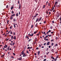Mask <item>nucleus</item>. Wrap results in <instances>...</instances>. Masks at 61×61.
I'll list each match as a JSON object with an SVG mask.
<instances>
[{
	"instance_id": "obj_1",
	"label": "nucleus",
	"mask_w": 61,
	"mask_h": 61,
	"mask_svg": "<svg viewBox=\"0 0 61 61\" xmlns=\"http://www.w3.org/2000/svg\"><path fill=\"white\" fill-rule=\"evenodd\" d=\"M37 21H38V22H39V18H37L36 20V22H37Z\"/></svg>"
},
{
	"instance_id": "obj_2",
	"label": "nucleus",
	"mask_w": 61,
	"mask_h": 61,
	"mask_svg": "<svg viewBox=\"0 0 61 61\" xmlns=\"http://www.w3.org/2000/svg\"><path fill=\"white\" fill-rule=\"evenodd\" d=\"M24 50L23 51H22V52H21V53L22 54V55H23L24 54Z\"/></svg>"
},
{
	"instance_id": "obj_3",
	"label": "nucleus",
	"mask_w": 61,
	"mask_h": 61,
	"mask_svg": "<svg viewBox=\"0 0 61 61\" xmlns=\"http://www.w3.org/2000/svg\"><path fill=\"white\" fill-rule=\"evenodd\" d=\"M47 46H48V45H50V42H47L46 44Z\"/></svg>"
},
{
	"instance_id": "obj_4",
	"label": "nucleus",
	"mask_w": 61,
	"mask_h": 61,
	"mask_svg": "<svg viewBox=\"0 0 61 61\" xmlns=\"http://www.w3.org/2000/svg\"><path fill=\"white\" fill-rule=\"evenodd\" d=\"M15 14H12L11 15V16H12V17H13V16H15Z\"/></svg>"
},
{
	"instance_id": "obj_5",
	"label": "nucleus",
	"mask_w": 61,
	"mask_h": 61,
	"mask_svg": "<svg viewBox=\"0 0 61 61\" xmlns=\"http://www.w3.org/2000/svg\"><path fill=\"white\" fill-rule=\"evenodd\" d=\"M58 45L57 44H56L54 46L55 47H56V46H58Z\"/></svg>"
},
{
	"instance_id": "obj_6",
	"label": "nucleus",
	"mask_w": 61,
	"mask_h": 61,
	"mask_svg": "<svg viewBox=\"0 0 61 61\" xmlns=\"http://www.w3.org/2000/svg\"><path fill=\"white\" fill-rule=\"evenodd\" d=\"M19 8L20 9L21 8V4H19Z\"/></svg>"
},
{
	"instance_id": "obj_7",
	"label": "nucleus",
	"mask_w": 61,
	"mask_h": 61,
	"mask_svg": "<svg viewBox=\"0 0 61 61\" xmlns=\"http://www.w3.org/2000/svg\"><path fill=\"white\" fill-rule=\"evenodd\" d=\"M51 52H54V50L53 49H52L51 50Z\"/></svg>"
},
{
	"instance_id": "obj_8",
	"label": "nucleus",
	"mask_w": 61,
	"mask_h": 61,
	"mask_svg": "<svg viewBox=\"0 0 61 61\" xmlns=\"http://www.w3.org/2000/svg\"><path fill=\"white\" fill-rule=\"evenodd\" d=\"M35 26L36 27H37V26H38V25H37V23L35 25Z\"/></svg>"
},
{
	"instance_id": "obj_9",
	"label": "nucleus",
	"mask_w": 61,
	"mask_h": 61,
	"mask_svg": "<svg viewBox=\"0 0 61 61\" xmlns=\"http://www.w3.org/2000/svg\"><path fill=\"white\" fill-rule=\"evenodd\" d=\"M25 53H24V54L23 55V57H25Z\"/></svg>"
},
{
	"instance_id": "obj_10",
	"label": "nucleus",
	"mask_w": 61,
	"mask_h": 61,
	"mask_svg": "<svg viewBox=\"0 0 61 61\" xmlns=\"http://www.w3.org/2000/svg\"><path fill=\"white\" fill-rule=\"evenodd\" d=\"M13 39L15 40L16 39V36H14Z\"/></svg>"
},
{
	"instance_id": "obj_11",
	"label": "nucleus",
	"mask_w": 61,
	"mask_h": 61,
	"mask_svg": "<svg viewBox=\"0 0 61 61\" xmlns=\"http://www.w3.org/2000/svg\"><path fill=\"white\" fill-rule=\"evenodd\" d=\"M13 21H14V22H15L16 21V19H14L13 20Z\"/></svg>"
},
{
	"instance_id": "obj_12",
	"label": "nucleus",
	"mask_w": 61,
	"mask_h": 61,
	"mask_svg": "<svg viewBox=\"0 0 61 61\" xmlns=\"http://www.w3.org/2000/svg\"><path fill=\"white\" fill-rule=\"evenodd\" d=\"M16 16H18V13H17L16 14Z\"/></svg>"
},
{
	"instance_id": "obj_13",
	"label": "nucleus",
	"mask_w": 61,
	"mask_h": 61,
	"mask_svg": "<svg viewBox=\"0 0 61 61\" xmlns=\"http://www.w3.org/2000/svg\"><path fill=\"white\" fill-rule=\"evenodd\" d=\"M13 8H14V6H13L12 7H11V10H12V9H13Z\"/></svg>"
},
{
	"instance_id": "obj_14",
	"label": "nucleus",
	"mask_w": 61,
	"mask_h": 61,
	"mask_svg": "<svg viewBox=\"0 0 61 61\" xmlns=\"http://www.w3.org/2000/svg\"><path fill=\"white\" fill-rule=\"evenodd\" d=\"M13 18L12 16H11L10 17V19H11V20H13Z\"/></svg>"
},
{
	"instance_id": "obj_15",
	"label": "nucleus",
	"mask_w": 61,
	"mask_h": 61,
	"mask_svg": "<svg viewBox=\"0 0 61 61\" xmlns=\"http://www.w3.org/2000/svg\"><path fill=\"white\" fill-rule=\"evenodd\" d=\"M28 36H29V37H30V36H31V35L29 34H28Z\"/></svg>"
},
{
	"instance_id": "obj_16",
	"label": "nucleus",
	"mask_w": 61,
	"mask_h": 61,
	"mask_svg": "<svg viewBox=\"0 0 61 61\" xmlns=\"http://www.w3.org/2000/svg\"><path fill=\"white\" fill-rule=\"evenodd\" d=\"M42 19V17H41L40 18L39 20V21H41V20Z\"/></svg>"
},
{
	"instance_id": "obj_17",
	"label": "nucleus",
	"mask_w": 61,
	"mask_h": 61,
	"mask_svg": "<svg viewBox=\"0 0 61 61\" xmlns=\"http://www.w3.org/2000/svg\"><path fill=\"white\" fill-rule=\"evenodd\" d=\"M14 28H15V23H14Z\"/></svg>"
},
{
	"instance_id": "obj_18",
	"label": "nucleus",
	"mask_w": 61,
	"mask_h": 61,
	"mask_svg": "<svg viewBox=\"0 0 61 61\" xmlns=\"http://www.w3.org/2000/svg\"><path fill=\"white\" fill-rule=\"evenodd\" d=\"M22 58H19V60L21 61V60H22Z\"/></svg>"
},
{
	"instance_id": "obj_19",
	"label": "nucleus",
	"mask_w": 61,
	"mask_h": 61,
	"mask_svg": "<svg viewBox=\"0 0 61 61\" xmlns=\"http://www.w3.org/2000/svg\"><path fill=\"white\" fill-rule=\"evenodd\" d=\"M45 6H46V5H43V9H44V8H45Z\"/></svg>"
},
{
	"instance_id": "obj_20",
	"label": "nucleus",
	"mask_w": 61,
	"mask_h": 61,
	"mask_svg": "<svg viewBox=\"0 0 61 61\" xmlns=\"http://www.w3.org/2000/svg\"><path fill=\"white\" fill-rule=\"evenodd\" d=\"M11 39H12V40H13V36H11Z\"/></svg>"
},
{
	"instance_id": "obj_21",
	"label": "nucleus",
	"mask_w": 61,
	"mask_h": 61,
	"mask_svg": "<svg viewBox=\"0 0 61 61\" xmlns=\"http://www.w3.org/2000/svg\"><path fill=\"white\" fill-rule=\"evenodd\" d=\"M26 53H27V54H28V53H29V52H28V50H27L26 51Z\"/></svg>"
},
{
	"instance_id": "obj_22",
	"label": "nucleus",
	"mask_w": 61,
	"mask_h": 61,
	"mask_svg": "<svg viewBox=\"0 0 61 61\" xmlns=\"http://www.w3.org/2000/svg\"><path fill=\"white\" fill-rule=\"evenodd\" d=\"M31 40H32V39H30L28 41V42H30V41H31Z\"/></svg>"
},
{
	"instance_id": "obj_23",
	"label": "nucleus",
	"mask_w": 61,
	"mask_h": 61,
	"mask_svg": "<svg viewBox=\"0 0 61 61\" xmlns=\"http://www.w3.org/2000/svg\"><path fill=\"white\" fill-rule=\"evenodd\" d=\"M26 46H25V48H24V50H25V49H26Z\"/></svg>"
},
{
	"instance_id": "obj_24",
	"label": "nucleus",
	"mask_w": 61,
	"mask_h": 61,
	"mask_svg": "<svg viewBox=\"0 0 61 61\" xmlns=\"http://www.w3.org/2000/svg\"><path fill=\"white\" fill-rule=\"evenodd\" d=\"M39 54H40V51H39L38 52V55H39Z\"/></svg>"
},
{
	"instance_id": "obj_25",
	"label": "nucleus",
	"mask_w": 61,
	"mask_h": 61,
	"mask_svg": "<svg viewBox=\"0 0 61 61\" xmlns=\"http://www.w3.org/2000/svg\"><path fill=\"white\" fill-rule=\"evenodd\" d=\"M33 27V25H32L31 26V28H32Z\"/></svg>"
},
{
	"instance_id": "obj_26",
	"label": "nucleus",
	"mask_w": 61,
	"mask_h": 61,
	"mask_svg": "<svg viewBox=\"0 0 61 61\" xmlns=\"http://www.w3.org/2000/svg\"><path fill=\"white\" fill-rule=\"evenodd\" d=\"M46 14H48V11H47L46 12Z\"/></svg>"
},
{
	"instance_id": "obj_27",
	"label": "nucleus",
	"mask_w": 61,
	"mask_h": 61,
	"mask_svg": "<svg viewBox=\"0 0 61 61\" xmlns=\"http://www.w3.org/2000/svg\"><path fill=\"white\" fill-rule=\"evenodd\" d=\"M33 35H34V33H32L31 35V36H33Z\"/></svg>"
},
{
	"instance_id": "obj_28",
	"label": "nucleus",
	"mask_w": 61,
	"mask_h": 61,
	"mask_svg": "<svg viewBox=\"0 0 61 61\" xmlns=\"http://www.w3.org/2000/svg\"><path fill=\"white\" fill-rule=\"evenodd\" d=\"M33 19V20L34 19V20H36V18H35V17H34L33 19Z\"/></svg>"
},
{
	"instance_id": "obj_29",
	"label": "nucleus",
	"mask_w": 61,
	"mask_h": 61,
	"mask_svg": "<svg viewBox=\"0 0 61 61\" xmlns=\"http://www.w3.org/2000/svg\"><path fill=\"white\" fill-rule=\"evenodd\" d=\"M9 20H7V24H8V23H9Z\"/></svg>"
},
{
	"instance_id": "obj_30",
	"label": "nucleus",
	"mask_w": 61,
	"mask_h": 61,
	"mask_svg": "<svg viewBox=\"0 0 61 61\" xmlns=\"http://www.w3.org/2000/svg\"><path fill=\"white\" fill-rule=\"evenodd\" d=\"M48 6H50V4L49 3L48 4Z\"/></svg>"
},
{
	"instance_id": "obj_31",
	"label": "nucleus",
	"mask_w": 61,
	"mask_h": 61,
	"mask_svg": "<svg viewBox=\"0 0 61 61\" xmlns=\"http://www.w3.org/2000/svg\"><path fill=\"white\" fill-rule=\"evenodd\" d=\"M38 15V14L37 13H36V14H35V15L37 16V15Z\"/></svg>"
},
{
	"instance_id": "obj_32",
	"label": "nucleus",
	"mask_w": 61,
	"mask_h": 61,
	"mask_svg": "<svg viewBox=\"0 0 61 61\" xmlns=\"http://www.w3.org/2000/svg\"><path fill=\"white\" fill-rule=\"evenodd\" d=\"M56 60H57V58H56V59L54 60V61H56Z\"/></svg>"
},
{
	"instance_id": "obj_33",
	"label": "nucleus",
	"mask_w": 61,
	"mask_h": 61,
	"mask_svg": "<svg viewBox=\"0 0 61 61\" xmlns=\"http://www.w3.org/2000/svg\"><path fill=\"white\" fill-rule=\"evenodd\" d=\"M54 7H52V10H54Z\"/></svg>"
},
{
	"instance_id": "obj_34",
	"label": "nucleus",
	"mask_w": 61,
	"mask_h": 61,
	"mask_svg": "<svg viewBox=\"0 0 61 61\" xmlns=\"http://www.w3.org/2000/svg\"><path fill=\"white\" fill-rule=\"evenodd\" d=\"M25 37H26V38H28V36H25Z\"/></svg>"
},
{
	"instance_id": "obj_35",
	"label": "nucleus",
	"mask_w": 61,
	"mask_h": 61,
	"mask_svg": "<svg viewBox=\"0 0 61 61\" xmlns=\"http://www.w3.org/2000/svg\"><path fill=\"white\" fill-rule=\"evenodd\" d=\"M12 26H10V29H12Z\"/></svg>"
},
{
	"instance_id": "obj_36",
	"label": "nucleus",
	"mask_w": 61,
	"mask_h": 61,
	"mask_svg": "<svg viewBox=\"0 0 61 61\" xmlns=\"http://www.w3.org/2000/svg\"><path fill=\"white\" fill-rule=\"evenodd\" d=\"M54 45V43H52L51 44V46H53Z\"/></svg>"
},
{
	"instance_id": "obj_37",
	"label": "nucleus",
	"mask_w": 61,
	"mask_h": 61,
	"mask_svg": "<svg viewBox=\"0 0 61 61\" xmlns=\"http://www.w3.org/2000/svg\"><path fill=\"white\" fill-rule=\"evenodd\" d=\"M5 54H4L3 55H2V56L1 57H3V56H5Z\"/></svg>"
},
{
	"instance_id": "obj_38",
	"label": "nucleus",
	"mask_w": 61,
	"mask_h": 61,
	"mask_svg": "<svg viewBox=\"0 0 61 61\" xmlns=\"http://www.w3.org/2000/svg\"><path fill=\"white\" fill-rule=\"evenodd\" d=\"M8 5H7L6 6V8H8Z\"/></svg>"
},
{
	"instance_id": "obj_39",
	"label": "nucleus",
	"mask_w": 61,
	"mask_h": 61,
	"mask_svg": "<svg viewBox=\"0 0 61 61\" xmlns=\"http://www.w3.org/2000/svg\"><path fill=\"white\" fill-rule=\"evenodd\" d=\"M9 39H7L6 40V41H8V40H9Z\"/></svg>"
},
{
	"instance_id": "obj_40",
	"label": "nucleus",
	"mask_w": 61,
	"mask_h": 61,
	"mask_svg": "<svg viewBox=\"0 0 61 61\" xmlns=\"http://www.w3.org/2000/svg\"><path fill=\"white\" fill-rule=\"evenodd\" d=\"M57 2L56 1V2L55 3V5H56V4H57Z\"/></svg>"
},
{
	"instance_id": "obj_41",
	"label": "nucleus",
	"mask_w": 61,
	"mask_h": 61,
	"mask_svg": "<svg viewBox=\"0 0 61 61\" xmlns=\"http://www.w3.org/2000/svg\"><path fill=\"white\" fill-rule=\"evenodd\" d=\"M11 58L12 59H14V57L13 56H12Z\"/></svg>"
},
{
	"instance_id": "obj_42",
	"label": "nucleus",
	"mask_w": 61,
	"mask_h": 61,
	"mask_svg": "<svg viewBox=\"0 0 61 61\" xmlns=\"http://www.w3.org/2000/svg\"><path fill=\"white\" fill-rule=\"evenodd\" d=\"M11 13H12V14H13L14 13V11H12Z\"/></svg>"
},
{
	"instance_id": "obj_43",
	"label": "nucleus",
	"mask_w": 61,
	"mask_h": 61,
	"mask_svg": "<svg viewBox=\"0 0 61 61\" xmlns=\"http://www.w3.org/2000/svg\"><path fill=\"white\" fill-rule=\"evenodd\" d=\"M48 50V48H47L46 49V51H47Z\"/></svg>"
},
{
	"instance_id": "obj_44",
	"label": "nucleus",
	"mask_w": 61,
	"mask_h": 61,
	"mask_svg": "<svg viewBox=\"0 0 61 61\" xmlns=\"http://www.w3.org/2000/svg\"><path fill=\"white\" fill-rule=\"evenodd\" d=\"M13 55H14V56L15 55V54L14 53H13Z\"/></svg>"
},
{
	"instance_id": "obj_45",
	"label": "nucleus",
	"mask_w": 61,
	"mask_h": 61,
	"mask_svg": "<svg viewBox=\"0 0 61 61\" xmlns=\"http://www.w3.org/2000/svg\"><path fill=\"white\" fill-rule=\"evenodd\" d=\"M49 52H47V53H46L47 55H48V54H49Z\"/></svg>"
},
{
	"instance_id": "obj_46",
	"label": "nucleus",
	"mask_w": 61,
	"mask_h": 61,
	"mask_svg": "<svg viewBox=\"0 0 61 61\" xmlns=\"http://www.w3.org/2000/svg\"><path fill=\"white\" fill-rule=\"evenodd\" d=\"M44 40L45 41H46V37H44Z\"/></svg>"
},
{
	"instance_id": "obj_47",
	"label": "nucleus",
	"mask_w": 61,
	"mask_h": 61,
	"mask_svg": "<svg viewBox=\"0 0 61 61\" xmlns=\"http://www.w3.org/2000/svg\"><path fill=\"white\" fill-rule=\"evenodd\" d=\"M15 44V42H14L13 44V45H14V44Z\"/></svg>"
},
{
	"instance_id": "obj_48",
	"label": "nucleus",
	"mask_w": 61,
	"mask_h": 61,
	"mask_svg": "<svg viewBox=\"0 0 61 61\" xmlns=\"http://www.w3.org/2000/svg\"><path fill=\"white\" fill-rule=\"evenodd\" d=\"M10 34H13V32H12V31H11L10 32Z\"/></svg>"
},
{
	"instance_id": "obj_49",
	"label": "nucleus",
	"mask_w": 61,
	"mask_h": 61,
	"mask_svg": "<svg viewBox=\"0 0 61 61\" xmlns=\"http://www.w3.org/2000/svg\"><path fill=\"white\" fill-rule=\"evenodd\" d=\"M5 46L6 47V48H7V46L6 45H5Z\"/></svg>"
},
{
	"instance_id": "obj_50",
	"label": "nucleus",
	"mask_w": 61,
	"mask_h": 61,
	"mask_svg": "<svg viewBox=\"0 0 61 61\" xmlns=\"http://www.w3.org/2000/svg\"><path fill=\"white\" fill-rule=\"evenodd\" d=\"M49 32V33H50V32H51V30H49V31H48Z\"/></svg>"
},
{
	"instance_id": "obj_51",
	"label": "nucleus",
	"mask_w": 61,
	"mask_h": 61,
	"mask_svg": "<svg viewBox=\"0 0 61 61\" xmlns=\"http://www.w3.org/2000/svg\"><path fill=\"white\" fill-rule=\"evenodd\" d=\"M50 28H51V29H52V28H53V27H52L51 26L50 27Z\"/></svg>"
},
{
	"instance_id": "obj_52",
	"label": "nucleus",
	"mask_w": 61,
	"mask_h": 61,
	"mask_svg": "<svg viewBox=\"0 0 61 61\" xmlns=\"http://www.w3.org/2000/svg\"><path fill=\"white\" fill-rule=\"evenodd\" d=\"M18 4H19V0H18Z\"/></svg>"
},
{
	"instance_id": "obj_53",
	"label": "nucleus",
	"mask_w": 61,
	"mask_h": 61,
	"mask_svg": "<svg viewBox=\"0 0 61 61\" xmlns=\"http://www.w3.org/2000/svg\"><path fill=\"white\" fill-rule=\"evenodd\" d=\"M28 49H30V47H28Z\"/></svg>"
},
{
	"instance_id": "obj_54",
	"label": "nucleus",
	"mask_w": 61,
	"mask_h": 61,
	"mask_svg": "<svg viewBox=\"0 0 61 61\" xmlns=\"http://www.w3.org/2000/svg\"><path fill=\"white\" fill-rule=\"evenodd\" d=\"M57 39H58V38H57V37H56V40H57Z\"/></svg>"
},
{
	"instance_id": "obj_55",
	"label": "nucleus",
	"mask_w": 61,
	"mask_h": 61,
	"mask_svg": "<svg viewBox=\"0 0 61 61\" xmlns=\"http://www.w3.org/2000/svg\"><path fill=\"white\" fill-rule=\"evenodd\" d=\"M46 45V43H45L44 44H43L44 46H45Z\"/></svg>"
},
{
	"instance_id": "obj_56",
	"label": "nucleus",
	"mask_w": 61,
	"mask_h": 61,
	"mask_svg": "<svg viewBox=\"0 0 61 61\" xmlns=\"http://www.w3.org/2000/svg\"><path fill=\"white\" fill-rule=\"evenodd\" d=\"M13 34L14 36H15V32H13Z\"/></svg>"
},
{
	"instance_id": "obj_57",
	"label": "nucleus",
	"mask_w": 61,
	"mask_h": 61,
	"mask_svg": "<svg viewBox=\"0 0 61 61\" xmlns=\"http://www.w3.org/2000/svg\"><path fill=\"white\" fill-rule=\"evenodd\" d=\"M54 39H52V40H51V42H53V41H54Z\"/></svg>"
},
{
	"instance_id": "obj_58",
	"label": "nucleus",
	"mask_w": 61,
	"mask_h": 61,
	"mask_svg": "<svg viewBox=\"0 0 61 61\" xmlns=\"http://www.w3.org/2000/svg\"><path fill=\"white\" fill-rule=\"evenodd\" d=\"M45 37H46V38H47V37H48V36H46Z\"/></svg>"
},
{
	"instance_id": "obj_59",
	"label": "nucleus",
	"mask_w": 61,
	"mask_h": 61,
	"mask_svg": "<svg viewBox=\"0 0 61 61\" xmlns=\"http://www.w3.org/2000/svg\"><path fill=\"white\" fill-rule=\"evenodd\" d=\"M56 58H58V56H56Z\"/></svg>"
},
{
	"instance_id": "obj_60",
	"label": "nucleus",
	"mask_w": 61,
	"mask_h": 61,
	"mask_svg": "<svg viewBox=\"0 0 61 61\" xmlns=\"http://www.w3.org/2000/svg\"><path fill=\"white\" fill-rule=\"evenodd\" d=\"M10 48V46H9L7 48V49H9V48Z\"/></svg>"
},
{
	"instance_id": "obj_61",
	"label": "nucleus",
	"mask_w": 61,
	"mask_h": 61,
	"mask_svg": "<svg viewBox=\"0 0 61 61\" xmlns=\"http://www.w3.org/2000/svg\"><path fill=\"white\" fill-rule=\"evenodd\" d=\"M44 24H46V21H44Z\"/></svg>"
},
{
	"instance_id": "obj_62",
	"label": "nucleus",
	"mask_w": 61,
	"mask_h": 61,
	"mask_svg": "<svg viewBox=\"0 0 61 61\" xmlns=\"http://www.w3.org/2000/svg\"><path fill=\"white\" fill-rule=\"evenodd\" d=\"M52 23H54V20H53L52 21Z\"/></svg>"
},
{
	"instance_id": "obj_63",
	"label": "nucleus",
	"mask_w": 61,
	"mask_h": 61,
	"mask_svg": "<svg viewBox=\"0 0 61 61\" xmlns=\"http://www.w3.org/2000/svg\"><path fill=\"white\" fill-rule=\"evenodd\" d=\"M36 49H37V50H38V47L36 48Z\"/></svg>"
},
{
	"instance_id": "obj_64",
	"label": "nucleus",
	"mask_w": 61,
	"mask_h": 61,
	"mask_svg": "<svg viewBox=\"0 0 61 61\" xmlns=\"http://www.w3.org/2000/svg\"><path fill=\"white\" fill-rule=\"evenodd\" d=\"M60 20L61 21V18L60 17Z\"/></svg>"
}]
</instances>
